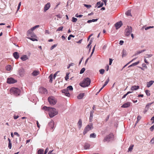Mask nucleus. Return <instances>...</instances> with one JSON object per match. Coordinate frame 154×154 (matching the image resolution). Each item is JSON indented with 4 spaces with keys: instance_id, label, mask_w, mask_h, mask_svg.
I'll use <instances>...</instances> for the list:
<instances>
[{
    "instance_id": "f257e3e1",
    "label": "nucleus",
    "mask_w": 154,
    "mask_h": 154,
    "mask_svg": "<svg viewBox=\"0 0 154 154\" xmlns=\"http://www.w3.org/2000/svg\"><path fill=\"white\" fill-rule=\"evenodd\" d=\"M43 109L49 111V115L51 118H52L56 115L58 113V112L54 108L47 107L44 106L43 107Z\"/></svg>"
},
{
    "instance_id": "f03ea898",
    "label": "nucleus",
    "mask_w": 154,
    "mask_h": 154,
    "mask_svg": "<svg viewBox=\"0 0 154 154\" xmlns=\"http://www.w3.org/2000/svg\"><path fill=\"white\" fill-rule=\"evenodd\" d=\"M91 82V79L88 78H86L84 79L79 85L82 87L85 88L89 86Z\"/></svg>"
},
{
    "instance_id": "7ed1b4c3",
    "label": "nucleus",
    "mask_w": 154,
    "mask_h": 154,
    "mask_svg": "<svg viewBox=\"0 0 154 154\" xmlns=\"http://www.w3.org/2000/svg\"><path fill=\"white\" fill-rule=\"evenodd\" d=\"M48 101L51 106L55 105L57 103V99L53 96L49 97L48 99Z\"/></svg>"
},
{
    "instance_id": "20e7f679",
    "label": "nucleus",
    "mask_w": 154,
    "mask_h": 154,
    "mask_svg": "<svg viewBox=\"0 0 154 154\" xmlns=\"http://www.w3.org/2000/svg\"><path fill=\"white\" fill-rule=\"evenodd\" d=\"M11 93L14 94L15 95L18 96L20 95V91L19 88H12L10 89Z\"/></svg>"
},
{
    "instance_id": "39448f33",
    "label": "nucleus",
    "mask_w": 154,
    "mask_h": 154,
    "mask_svg": "<svg viewBox=\"0 0 154 154\" xmlns=\"http://www.w3.org/2000/svg\"><path fill=\"white\" fill-rule=\"evenodd\" d=\"M93 126L92 124H90L89 125H88L85 127L83 132V134L84 135L85 134L88 132L90 131L93 128Z\"/></svg>"
},
{
    "instance_id": "423d86ee",
    "label": "nucleus",
    "mask_w": 154,
    "mask_h": 154,
    "mask_svg": "<svg viewBox=\"0 0 154 154\" xmlns=\"http://www.w3.org/2000/svg\"><path fill=\"white\" fill-rule=\"evenodd\" d=\"M132 29L131 26H128L125 29V34L126 36H128L132 32Z\"/></svg>"
},
{
    "instance_id": "0eeeda50",
    "label": "nucleus",
    "mask_w": 154,
    "mask_h": 154,
    "mask_svg": "<svg viewBox=\"0 0 154 154\" xmlns=\"http://www.w3.org/2000/svg\"><path fill=\"white\" fill-rule=\"evenodd\" d=\"M17 82V80L14 79L12 78H10L7 79V83L8 84L14 83Z\"/></svg>"
},
{
    "instance_id": "6e6552de",
    "label": "nucleus",
    "mask_w": 154,
    "mask_h": 154,
    "mask_svg": "<svg viewBox=\"0 0 154 154\" xmlns=\"http://www.w3.org/2000/svg\"><path fill=\"white\" fill-rule=\"evenodd\" d=\"M25 73V70L23 68H21L20 69H19L18 71V73L20 76H23L24 75Z\"/></svg>"
},
{
    "instance_id": "1a4fd4ad",
    "label": "nucleus",
    "mask_w": 154,
    "mask_h": 154,
    "mask_svg": "<svg viewBox=\"0 0 154 154\" xmlns=\"http://www.w3.org/2000/svg\"><path fill=\"white\" fill-rule=\"evenodd\" d=\"M122 22L121 21H120L116 23L115 24V26L116 27V29H118L120 28L121 26H122Z\"/></svg>"
},
{
    "instance_id": "9d476101",
    "label": "nucleus",
    "mask_w": 154,
    "mask_h": 154,
    "mask_svg": "<svg viewBox=\"0 0 154 154\" xmlns=\"http://www.w3.org/2000/svg\"><path fill=\"white\" fill-rule=\"evenodd\" d=\"M113 135L112 134H109L104 139V141H109L112 137Z\"/></svg>"
},
{
    "instance_id": "9b49d317",
    "label": "nucleus",
    "mask_w": 154,
    "mask_h": 154,
    "mask_svg": "<svg viewBox=\"0 0 154 154\" xmlns=\"http://www.w3.org/2000/svg\"><path fill=\"white\" fill-rule=\"evenodd\" d=\"M50 7V3L48 2L45 5L44 9V12H46L49 8Z\"/></svg>"
},
{
    "instance_id": "f8f14e48",
    "label": "nucleus",
    "mask_w": 154,
    "mask_h": 154,
    "mask_svg": "<svg viewBox=\"0 0 154 154\" xmlns=\"http://www.w3.org/2000/svg\"><path fill=\"white\" fill-rule=\"evenodd\" d=\"M39 91L45 94H47V91L46 89L45 88H40Z\"/></svg>"
},
{
    "instance_id": "ddd939ff",
    "label": "nucleus",
    "mask_w": 154,
    "mask_h": 154,
    "mask_svg": "<svg viewBox=\"0 0 154 154\" xmlns=\"http://www.w3.org/2000/svg\"><path fill=\"white\" fill-rule=\"evenodd\" d=\"M131 103L130 102H128L124 104L122 106V108H127L130 106L131 105Z\"/></svg>"
},
{
    "instance_id": "4468645a",
    "label": "nucleus",
    "mask_w": 154,
    "mask_h": 154,
    "mask_svg": "<svg viewBox=\"0 0 154 154\" xmlns=\"http://www.w3.org/2000/svg\"><path fill=\"white\" fill-rule=\"evenodd\" d=\"M39 72L38 70H35L32 73V75L33 76H35L39 74Z\"/></svg>"
},
{
    "instance_id": "2eb2a0df",
    "label": "nucleus",
    "mask_w": 154,
    "mask_h": 154,
    "mask_svg": "<svg viewBox=\"0 0 154 154\" xmlns=\"http://www.w3.org/2000/svg\"><path fill=\"white\" fill-rule=\"evenodd\" d=\"M139 88V86L138 85L132 86L131 88V90L132 91L137 90Z\"/></svg>"
},
{
    "instance_id": "dca6fc26",
    "label": "nucleus",
    "mask_w": 154,
    "mask_h": 154,
    "mask_svg": "<svg viewBox=\"0 0 154 154\" xmlns=\"http://www.w3.org/2000/svg\"><path fill=\"white\" fill-rule=\"evenodd\" d=\"M48 125L50 127L51 129H53L54 128V122L51 120L48 124Z\"/></svg>"
},
{
    "instance_id": "f3484780",
    "label": "nucleus",
    "mask_w": 154,
    "mask_h": 154,
    "mask_svg": "<svg viewBox=\"0 0 154 154\" xmlns=\"http://www.w3.org/2000/svg\"><path fill=\"white\" fill-rule=\"evenodd\" d=\"M85 95V93H81L77 96V98L79 99H81L83 98Z\"/></svg>"
},
{
    "instance_id": "a211bd4d",
    "label": "nucleus",
    "mask_w": 154,
    "mask_h": 154,
    "mask_svg": "<svg viewBox=\"0 0 154 154\" xmlns=\"http://www.w3.org/2000/svg\"><path fill=\"white\" fill-rule=\"evenodd\" d=\"M77 125L78 126V127L79 129H81L82 127V121L81 119H79L78 123Z\"/></svg>"
},
{
    "instance_id": "6ab92c4d",
    "label": "nucleus",
    "mask_w": 154,
    "mask_h": 154,
    "mask_svg": "<svg viewBox=\"0 0 154 154\" xmlns=\"http://www.w3.org/2000/svg\"><path fill=\"white\" fill-rule=\"evenodd\" d=\"M14 57L15 59H17L19 57V54L17 52H15L13 54Z\"/></svg>"
},
{
    "instance_id": "aec40b11",
    "label": "nucleus",
    "mask_w": 154,
    "mask_h": 154,
    "mask_svg": "<svg viewBox=\"0 0 154 154\" xmlns=\"http://www.w3.org/2000/svg\"><path fill=\"white\" fill-rule=\"evenodd\" d=\"M154 83V81H150L146 83V86L148 88L150 87Z\"/></svg>"
},
{
    "instance_id": "412c9836",
    "label": "nucleus",
    "mask_w": 154,
    "mask_h": 154,
    "mask_svg": "<svg viewBox=\"0 0 154 154\" xmlns=\"http://www.w3.org/2000/svg\"><path fill=\"white\" fill-rule=\"evenodd\" d=\"M146 51V50L143 49L140 51H137L135 53V54H134L133 56H136L138 55V54H140L141 53L145 51Z\"/></svg>"
},
{
    "instance_id": "4be33fe9",
    "label": "nucleus",
    "mask_w": 154,
    "mask_h": 154,
    "mask_svg": "<svg viewBox=\"0 0 154 154\" xmlns=\"http://www.w3.org/2000/svg\"><path fill=\"white\" fill-rule=\"evenodd\" d=\"M103 5V2H99L97 3L96 6H97L98 8H100L102 7Z\"/></svg>"
},
{
    "instance_id": "5701e85b",
    "label": "nucleus",
    "mask_w": 154,
    "mask_h": 154,
    "mask_svg": "<svg viewBox=\"0 0 154 154\" xmlns=\"http://www.w3.org/2000/svg\"><path fill=\"white\" fill-rule=\"evenodd\" d=\"M20 59L23 61H25L28 59V58L26 55H24L21 57Z\"/></svg>"
},
{
    "instance_id": "b1692460",
    "label": "nucleus",
    "mask_w": 154,
    "mask_h": 154,
    "mask_svg": "<svg viewBox=\"0 0 154 154\" xmlns=\"http://www.w3.org/2000/svg\"><path fill=\"white\" fill-rule=\"evenodd\" d=\"M90 146V145L89 144L86 143L85 144L84 147L85 149H88L89 148Z\"/></svg>"
},
{
    "instance_id": "393cba45",
    "label": "nucleus",
    "mask_w": 154,
    "mask_h": 154,
    "mask_svg": "<svg viewBox=\"0 0 154 154\" xmlns=\"http://www.w3.org/2000/svg\"><path fill=\"white\" fill-rule=\"evenodd\" d=\"M122 57H125L127 54V52L124 49H123L122 50Z\"/></svg>"
},
{
    "instance_id": "a878e982",
    "label": "nucleus",
    "mask_w": 154,
    "mask_h": 154,
    "mask_svg": "<svg viewBox=\"0 0 154 154\" xmlns=\"http://www.w3.org/2000/svg\"><path fill=\"white\" fill-rule=\"evenodd\" d=\"M8 140L9 141L8 147L10 149H11L12 146V144L11 143V140L9 138H8Z\"/></svg>"
},
{
    "instance_id": "bb28decb",
    "label": "nucleus",
    "mask_w": 154,
    "mask_h": 154,
    "mask_svg": "<svg viewBox=\"0 0 154 154\" xmlns=\"http://www.w3.org/2000/svg\"><path fill=\"white\" fill-rule=\"evenodd\" d=\"M53 77V75L52 74H51L49 77V79H50L49 82L51 83H52V82Z\"/></svg>"
},
{
    "instance_id": "cd10ccee",
    "label": "nucleus",
    "mask_w": 154,
    "mask_h": 154,
    "mask_svg": "<svg viewBox=\"0 0 154 154\" xmlns=\"http://www.w3.org/2000/svg\"><path fill=\"white\" fill-rule=\"evenodd\" d=\"M6 69L8 71H10L11 69V67L10 65H8L6 66Z\"/></svg>"
},
{
    "instance_id": "c85d7f7f",
    "label": "nucleus",
    "mask_w": 154,
    "mask_h": 154,
    "mask_svg": "<svg viewBox=\"0 0 154 154\" xmlns=\"http://www.w3.org/2000/svg\"><path fill=\"white\" fill-rule=\"evenodd\" d=\"M68 90V91L69 90L70 91H72L73 90L72 87L71 85L68 86L66 88Z\"/></svg>"
},
{
    "instance_id": "c756f323",
    "label": "nucleus",
    "mask_w": 154,
    "mask_h": 154,
    "mask_svg": "<svg viewBox=\"0 0 154 154\" xmlns=\"http://www.w3.org/2000/svg\"><path fill=\"white\" fill-rule=\"evenodd\" d=\"M109 78H108L106 80V81L105 82L104 84L103 85V88L105 86H106L108 83L109 82Z\"/></svg>"
},
{
    "instance_id": "7c9ffc66",
    "label": "nucleus",
    "mask_w": 154,
    "mask_h": 154,
    "mask_svg": "<svg viewBox=\"0 0 154 154\" xmlns=\"http://www.w3.org/2000/svg\"><path fill=\"white\" fill-rule=\"evenodd\" d=\"M96 134L94 133H92L91 134H90V138H95L96 137Z\"/></svg>"
},
{
    "instance_id": "2f4dec72",
    "label": "nucleus",
    "mask_w": 154,
    "mask_h": 154,
    "mask_svg": "<svg viewBox=\"0 0 154 154\" xmlns=\"http://www.w3.org/2000/svg\"><path fill=\"white\" fill-rule=\"evenodd\" d=\"M44 150L42 149H40L38 151V154H43Z\"/></svg>"
},
{
    "instance_id": "473e14b6",
    "label": "nucleus",
    "mask_w": 154,
    "mask_h": 154,
    "mask_svg": "<svg viewBox=\"0 0 154 154\" xmlns=\"http://www.w3.org/2000/svg\"><path fill=\"white\" fill-rule=\"evenodd\" d=\"M126 14L128 16H131V11L130 10H128L126 13Z\"/></svg>"
},
{
    "instance_id": "72a5a7b5",
    "label": "nucleus",
    "mask_w": 154,
    "mask_h": 154,
    "mask_svg": "<svg viewBox=\"0 0 154 154\" xmlns=\"http://www.w3.org/2000/svg\"><path fill=\"white\" fill-rule=\"evenodd\" d=\"M134 146V145H131L128 148V151H131L133 149Z\"/></svg>"
},
{
    "instance_id": "f704fd0d",
    "label": "nucleus",
    "mask_w": 154,
    "mask_h": 154,
    "mask_svg": "<svg viewBox=\"0 0 154 154\" xmlns=\"http://www.w3.org/2000/svg\"><path fill=\"white\" fill-rule=\"evenodd\" d=\"M145 92L147 96H150V91L149 90H145Z\"/></svg>"
},
{
    "instance_id": "c9c22d12",
    "label": "nucleus",
    "mask_w": 154,
    "mask_h": 154,
    "mask_svg": "<svg viewBox=\"0 0 154 154\" xmlns=\"http://www.w3.org/2000/svg\"><path fill=\"white\" fill-rule=\"evenodd\" d=\"M69 72H67L66 74V76L65 77V79L66 81H67V80L69 79Z\"/></svg>"
},
{
    "instance_id": "e433bc0d",
    "label": "nucleus",
    "mask_w": 154,
    "mask_h": 154,
    "mask_svg": "<svg viewBox=\"0 0 154 154\" xmlns=\"http://www.w3.org/2000/svg\"><path fill=\"white\" fill-rule=\"evenodd\" d=\"M39 25L35 26H34L31 28L32 30L33 31L34 30H35V29H36V28L39 27Z\"/></svg>"
},
{
    "instance_id": "4c0bfd02",
    "label": "nucleus",
    "mask_w": 154,
    "mask_h": 154,
    "mask_svg": "<svg viewBox=\"0 0 154 154\" xmlns=\"http://www.w3.org/2000/svg\"><path fill=\"white\" fill-rule=\"evenodd\" d=\"M105 72V70L104 69H101L99 70L100 73L102 74H103Z\"/></svg>"
},
{
    "instance_id": "58836bf2",
    "label": "nucleus",
    "mask_w": 154,
    "mask_h": 154,
    "mask_svg": "<svg viewBox=\"0 0 154 154\" xmlns=\"http://www.w3.org/2000/svg\"><path fill=\"white\" fill-rule=\"evenodd\" d=\"M63 28V26H61L58 28L57 30V31H62Z\"/></svg>"
},
{
    "instance_id": "ea45409f",
    "label": "nucleus",
    "mask_w": 154,
    "mask_h": 154,
    "mask_svg": "<svg viewBox=\"0 0 154 154\" xmlns=\"http://www.w3.org/2000/svg\"><path fill=\"white\" fill-rule=\"evenodd\" d=\"M85 70V68H82V69L80 70V74L83 73L84 72Z\"/></svg>"
},
{
    "instance_id": "a19ab883",
    "label": "nucleus",
    "mask_w": 154,
    "mask_h": 154,
    "mask_svg": "<svg viewBox=\"0 0 154 154\" xmlns=\"http://www.w3.org/2000/svg\"><path fill=\"white\" fill-rule=\"evenodd\" d=\"M32 29L31 28L30 29L28 30L27 32V34L28 35L32 33Z\"/></svg>"
},
{
    "instance_id": "79ce46f5",
    "label": "nucleus",
    "mask_w": 154,
    "mask_h": 154,
    "mask_svg": "<svg viewBox=\"0 0 154 154\" xmlns=\"http://www.w3.org/2000/svg\"><path fill=\"white\" fill-rule=\"evenodd\" d=\"M77 19L76 18H75L74 17H73L72 18V21L73 22H75L77 21Z\"/></svg>"
},
{
    "instance_id": "37998d69",
    "label": "nucleus",
    "mask_w": 154,
    "mask_h": 154,
    "mask_svg": "<svg viewBox=\"0 0 154 154\" xmlns=\"http://www.w3.org/2000/svg\"><path fill=\"white\" fill-rule=\"evenodd\" d=\"M84 5L85 7H86L88 9L90 8L91 7V5H89L85 4H84Z\"/></svg>"
},
{
    "instance_id": "c03bdc74",
    "label": "nucleus",
    "mask_w": 154,
    "mask_h": 154,
    "mask_svg": "<svg viewBox=\"0 0 154 154\" xmlns=\"http://www.w3.org/2000/svg\"><path fill=\"white\" fill-rule=\"evenodd\" d=\"M68 91V90L67 88L64 89L62 90V93L65 94L66 93H67Z\"/></svg>"
},
{
    "instance_id": "a18cd8bd",
    "label": "nucleus",
    "mask_w": 154,
    "mask_h": 154,
    "mask_svg": "<svg viewBox=\"0 0 154 154\" xmlns=\"http://www.w3.org/2000/svg\"><path fill=\"white\" fill-rule=\"evenodd\" d=\"M141 119V117L140 116H138L137 117V120L136 123V124L139 122V120Z\"/></svg>"
},
{
    "instance_id": "49530a36",
    "label": "nucleus",
    "mask_w": 154,
    "mask_h": 154,
    "mask_svg": "<svg viewBox=\"0 0 154 154\" xmlns=\"http://www.w3.org/2000/svg\"><path fill=\"white\" fill-rule=\"evenodd\" d=\"M75 37V36L72 35H69V37L68 38V39L69 40H70L71 39V37H73L74 38Z\"/></svg>"
},
{
    "instance_id": "de8ad7c7",
    "label": "nucleus",
    "mask_w": 154,
    "mask_h": 154,
    "mask_svg": "<svg viewBox=\"0 0 154 154\" xmlns=\"http://www.w3.org/2000/svg\"><path fill=\"white\" fill-rule=\"evenodd\" d=\"M57 46V44H54L50 48L51 50H52L54 48L56 47Z\"/></svg>"
},
{
    "instance_id": "09e8293b",
    "label": "nucleus",
    "mask_w": 154,
    "mask_h": 154,
    "mask_svg": "<svg viewBox=\"0 0 154 154\" xmlns=\"http://www.w3.org/2000/svg\"><path fill=\"white\" fill-rule=\"evenodd\" d=\"M83 16V15L80 14L78 15V14H76L75 15V17H81Z\"/></svg>"
},
{
    "instance_id": "8fccbe9b",
    "label": "nucleus",
    "mask_w": 154,
    "mask_h": 154,
    "mask_svg": "<svg viewBox=\"0 0 154 154\" xmlns=\"http://www.w3.org/2000/svg\"><path fill=\"white\" fill-rule=\"evenodd\" d=\"M28 38L29 39L31 40H32V41H37L38 40L37 39L35 38Z\"/></svg>"
},
{
    "instance_id": "3c124183",
    "label": "nucleus",
    "mask_w": 154,
    "mask_h": 154,
    "mask_svg": "<svg viewBox=\"0 0 154 154\" xmlns=\"http://www.w3.org/2000/svg\"><path fill=\"white\" fill-rule=\"evenodd\" d=\"M153 26H148V27H147L146 28H145V30H147L149 29H150V28H153Z\"/></svg>"
},
{
    "instance_id": "603ef678",
    "label": "nucleus",
    "mask_w": 154,
    "mask_h": 154,
    "mask_svg": "<svg viewBox=\"0 0 154 154\" xmlns=\"http://www.w3.org/2000/svg\"><path fill=\"white\" fill-rule=\"evenodd\" d=\"M74 65V64L73 63H71L70 64H69V66L67 67V69H69L70 68V67L71 66H73Z\"/></svg>"
},
{
    "instance_id": "864d4df0",
    "label": "nucleus",
    "mask_w": 154,
    "mask_h": 154,
    "mask_svg": "<svg viewBox=\"0 0 154 154\" xmlns=\"http://www.w3.org/2000/svg\"><path fill=\"white\" fill-rule=\"evenodd\" d=\"M152 104V103H148L146 106V108H147V109H148L149 106H150Z\"/></svg>"
},
{
    "instance_id": "5fc2aeb1",
    "label": "nucleus",
    "mask_w": 154,
    "mask_h": 154,
    "mask_svg": "<svg viewBox=\"0 0 154 154\" xmlns=\"http://www.w3.org/2000/svg\"><path fill=\"white\" fill-rule=\"evenodd\" d=\"M93 114L92 113H90V119L91 120H92L93 119Z\"/></svg>"
},
{
    "instance_id": "6e6d98bb",
    "label": "nucleus",
    "mask_w": 154,
    "mask_h": 154,
    "mask_svg": "<svg viewBox=\"0 0 154 154\" xmlns=\"http://www.w3.org/2000/svg\"><path fill=\"white\" fill-rule=\"evenodd\" d=\"M139 62H140L139 61H138L137 62H136L135 63H133V64L134 66H136V65H137L138 64H139Z\"/></svg>"
},
{
    "instance_id": "4d7b16f0",
    "label": "nucleus",
    "mask_w": 154,
    "mask_h": 154,
    "mask_svg": "<svg viewBox=\"0 0 154 154\" xmlns=\"http://www.w3.org/2000/svg\"><path fill=\"white\" fill-rule=\"evenodd\" d=\"M65 94L66 96L68 97H69L70 96V94L69 91L67 93H66Z\"/></svg>"
},
{
    "instance_id": "13d9d810",
    "label": "nucleus",
    "mask_w": 154,
    "mask_h": 154,
    "mask_svg": "<svg viewBox=\"0 0 154 154\" xmlns=\"http://www.w3.org/2000/svg\"><path fill=\"white\" fill-rule=\"evenodd\" d=\"M144 61L145 63H146V64H149V63L147 61L146 59L145 58V57H144Z\"/></svg>"
},
{
    "instance_id": "bf43d9fd",
    "label": "nucleus",
    "mask_w": 154,
    "mask_h": 154,
    "mask_svg": "<svg viewBox=\"0 0 154 154\" xmlns=\"http://www.w3.org/2000/svg\"><path fill=\"white\" fill-rule=\"evenodd\" d=\"M59 72V71H57V72H56L54 74V79L56 77L57 74Z\"/></svg>"
},
{
    "instance_id": "052dcab7",
    "label": "nucleus",
    "mask_w": 154,
    "mask_h": 154,
    "mask_svg": "<svg viewBox=\"0 0 154 154\" xmlns=\"http://www.w3.org/2000/svg\"><path fill=\"white\" fill-rule=\"evenodd\" d=\"M154 129V125L152 126L150 128V129L151 131H152Z\"/></svg>"
},
{
    "instance_id": "680f3d73",
    "label": "nucleus",
    "mask_w": 154,
    "mask_h": 154,
    "mask_svg": "<svg viewBox=\"0 0 154 154\" xmlns=\"http://www.w3.org/2000/svg\"><path fill=\"white\" fill-rule=\"evenodd\" d=\"M48 150H49L48 148H46L45 150V153H44V154H46V153L48 152Z\"/></svg>"
},
{
    "instance_id": "e2e57ef3",
    "label": "nucleus",
    "mask_w": 154,
    "mask_h": 154,
    "mask_svg": "<svg viewBox=\"0 0 154 154\" xmlns=\"http://www.w3.org/2000/svg\"><path fill=\"white\" fill-rule=\"evenodd\" d=\"M146 56H147L146 58H149L151 57L152 56V55L151 54H147L146 55Z\"/></svg>"
},
{
    "instance_id": "0e129e2a",
    "label": "nucleus",
    "mask_w": 154,
    "mask_h": 154,
    "mask_svg": "<svg viewBox=\"0 0 154 154\" xmlns=\"http://www.w3.org/2000/svg\"><path fill=\"white\" fill-rule=\"evenodd\" d=\"M95 46H96V45H95L94 46V48H93V49H92V52H91V55H92L93 54V53H94V50H95Z\"/></svg>"
},
{
    "instance_id": "69168bd1",
    "label": "nucleus",
    "mask_w": 154,
    "mask_h": 154,
    "mask_svg": "<svg viewBox=\"0 0 154 154\" xmlns=\"http://www.w3.org/2000/svg\"><path fill=\"white\" fill-rule=\"evenodd\" d=\"M150 143H154V137L151 140Z\"/></svg>"
},
{
    "instance_id": "338daca9",
    "label": "nucleus",
    "mask_w": 154,
    "mask_h": 154,
    "mask_svg": "<svg viewBox=\"0 0 154 154\" xmlns=\"http://www.w3.org/2000/svg\"><path fill=\"white\" fill-rule=\"evenodd\" d=\"M151 120L152 121H153V122H152V123H154V116L152 117L151 118Z\"/></svg>"
},
{
    "instance_id": "774afa93",
    "label": "nucleus",
    "mask_w": 154,
    "mask_h": 154,
    "mask_svg": "<svg viewBox=\"0 0 154 154\" xmlns=\"http://www.w3.org/2000/svg\"><path fill=\"white\" fill-rule=\"evenodd\" d=\"M53 151V150L50 151L48 154H54L52 153Z\"/></svg>"
}]
</instances>
